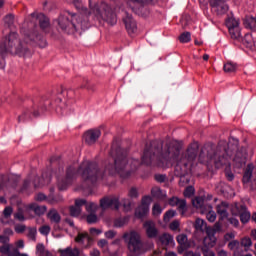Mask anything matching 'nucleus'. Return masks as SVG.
I'll use <instances>...</instances> for the list:
<instances>
[{"mask_svg": "<svg viewBox=\"0 0 256 256\" xmlns=\"http://www.w3.org/2000/svg\"><path fill=\"white\" fill-rule=\"evenodd\" d=\"M122 205H123L125 211H131V200L123 199L122 200Z\"/></svg>", "mask_w": 256, "mask_h": 256, "instance_id": "61", "label": "nucleus"}, {"mask_svg": "<svg viewBox=\"0 0 256 256\" xmlns=\"http://www.w3.org/2000/svg\"><path fill=\"white\" fill-rule=\"evenodd\" d=\"M69 185H71V182L67 181L64 178L58 182V189H59V191H65L67 189V187H69Z\"/></svg>", "mask_w": 256, "mask_h": 256, "instance_id": "44", "label": "nucleus"}, {"mask_svg": "<svg viewBox=\"0 0 256 256\" xmlns=\"http://www.w3.org/2000/svg\"><path fill=\"white\" fill-rule=\"evenodd\" d=\"M210 6L215 9L217 15H225L229 11V5L225 0H210Z\"/></svg>", "mask_w": 256, "mask_h": 256, "instance_id": "16", "label": "nucleus"}, {"mask_svg": "<svg viewBox=\"0 0 256 256\" xmlns=\"http://www.w3.org/2000/svg\"><path fill=\"white\" fill-rule=\"evenodd\" d=\"M37 19L39 21V27L42 29V31H45V29H48L50 22L47 16L45 14L40 13L37 15Z\"/></svg>", "mask_w": 256, "mask_h": 256, "instance_id": "29", "label": "nucleus"}, {"mask_svg": "<svg viewBox=\"0 0 256 256\" xmlns=\"http://www.w3.org/2000/svg\"><path fill=\"white\" fill-rule=\"evenodd\" d=\"M141 205L143 207H149V205H151V198H150V196H144L142 198Z\"/></svg>", "mask_w": 256, "mask_h": 256, "instance_id": "60", "label": "nucleus"}, {"mask_svg": "<svg viewBox=\"0 0 256 256\" xmlns=\"http://www.w3.org/2000/svg\"><path fill=\"white\" fill-rule=\"evenodd\" d=\"M127 220L125 218H119L114 221V226L116 227H124Z\"/></svg>", "mask_w": 256, "mask_h": 256, "instance_id": "58", "label": "nucleus"}, {"mask_svg": "<svg viewBox=\"0 0 256 256\" xmlns=\"http://www.w3.org/2000/svg\"><path fill=\"white\" fill-rule=\"evenodd\" d=\"M205 200L201 197H196L192 200V205L196 209H201L202 213H205V206H204Z\"/></svg>", "mask_w": 256, "mask_h": 256, "instance_id": "33", "label": "nucleus"}, {"mask_svg": "<svg viewBox=\"0 0 256 256\" xmlns=\"http://www.w3.org/2000/svg\"><path fill=\"white\" fill-rule=\"evenodd\" d=\"M80 89H87V91H91L92 93H95V91H97V85L91 82V80H89L88 78H84L80 86Z\"/></svg>", "mask_w": 256, "mask_h": 256, "instance_id": "28", "label": "nucleus"}, {"mask_svg": "<svg viewBox=\"0 0 256 256\" xmlns=\"http://www.w3.org/2000/svg\"><path fill=\"white\" fill-rule=\"evenodd\" d=\"M226 27L228 28L231 39L234 41H241V28L239 27V20L231 17L226 20Z\"/></svg>", "mask_w": 256, "mask_h": 256, "instance_id": "10", "label": "nucleus"}, {"mask_svg": "<svg viewBox=\"0 0 256 256\" xmlns=\"http://www.w3.org/2000/svg\"><path fill=\"white\" fill-rule=\"evenodd\" d=\"M180 43H189L191 41V32H183L178 37Z\"/></svg>", "mask_w": 256, "mask_h": 256, "instance_id": "41", "label": "nucleus"}, {"mask_svg": "<svg viewBox=\"0 0 256 256\" xmlns=\"http://www.w3.org/2000/svg\"><path fill=\"white\" fill-rule=\"evenodd\" d=\"M205 226H207V222H205V220L197 218L195 223H194V227L196 229V231H201L203 233V231H205Z\"/></svg>", "mask_w": 256, "mask_h": 256, "instance_id": "37", "label": "nucleus"}, {"mask_svg": "<svg viewBox=\"0 0 256 256\" xmlns=\"http://www.w3.org/2000/svg\"><path fill=\"white\" fill-rule=\"evenodd\" d=\"M51 105V102L48 100H42L40 101L38 106H33L32 110L23 112L22 115L18 116V123H25V121L31 119L30 113L33 115V117H41L45 111H47V107Z\"/></svg>", "mask_w": 256, "mask_h": 256, "instance_id": "8", "label": "nucleus"}, {"mask_svg": "<svg viewBox=\"0 0 256 256\" xmlns=\"http://www.w3.org/2000/svg\"><path fill=\"white\" fill-rule=\"evenodd\" d=\"M184 197L186 198H191L193 195H195V187L193 186H188L185 188L183 192Z\"/></svg>", "mask_w": 256, "mask_h": 256, "instance_id": "43", "label": "nucleus"}, {"mask_svg": "<svg viewBox=\"0 0 256 256\" xmlns=\"http://www.w3.org/2000/svg\"><path fill=\"white\" fill-rule=\"evenodd\" d=\"M31 211H34L35 215H38L41 217V215H45L47 212V206H39L37 204H31L30 205Z\"/></svg>", "mask_w": 256, "mask_h": 256, "instance_id": "30", "label": "nucleus"}, {"mask_svg": "<svg viewBox=\"0 0 256 256\" xmlns=\"http://www.w3.org/2000/svg\"><path fill=\"white\" fill-rule=\"evenodd\" d=\"M82 209L78 206L72 205L69 207V212L71 217H79L81 215Z\"/></svg>", "mask_w": 256, "mask_h": 256, "instance_id": "42", "label": "nucleus"}, {"mask_svg": "<svg viewBox=\"0 0 256 256\" xmlns=\"http://www.w3.org/2000/svg\"><path fill=\"white\" fill-rule=\"evenodd\" d=\"M9 256H29L25 253H21L19 252V249L15 248L10 254Z\"/></svg>", "mask_w": 256, "mask_h": 256, "instance_id": "64", "label": "nucleus"}, {"mask_svg": "<svg viewBox=\"0 0 256 256\" xmlns=\"http://www.w3.org/2000/svg\"><path fill=\"white\" fill-rule=\"evenodd\" d=\"M74 205L76 207H78V209H81V207H83V205H87V200L86 199H76Z\"/></svg>", "mask_w": 256, "mask_h": 256, "instance_id": "62", "label": "nucleus"}, {"mask_svg": "<svg viewBox=\"0 0 256 256\" xmlns=\"http://www.w3.org/2000/svg\"><path fill=\"white\" fill-rule=\"evenodd\" d=\"M4 23L6 27H8V29H13V27L15 26V15L7 14L4 17Z\"/></svg>", "mask_w": 256, "mask_h": 256, "instance_id": "36", "label": "nucleus"}, {"mask_svg": "<svg viewBox=\"0 0 256 256\" xmlns=\"http://www.w3.org/2000/svg\"><path fill=\"white\" fill-rule=\"evenodd\" d=\"M96 15L102 18V21L108 23V25H116L117 24V14L113 12V8L109 6V4L102 2L96 8Z\"/></svg>", "mask_w": 256, "mask_h": 256, "instance_id": "7", "label": "nucleus"}, {"mask_svg": "<svg viewBox=\"0 0 256 256\" xmlns=\"http://www.w3.org/2000/svg\"><path fill=\"white\" fill-rule=\"evenodd\" d=\"M28 237H30L32 241H37V228H29Z\"/></svg>", "mask_w": 256, "mask_h": 256, "instance_id": "52", "label": "nucleus"}, {"mask_svg": "<svg viewBox=\"0 0 256 256\" xmlns=\"http://www.w3.org/2000/svg\"><path fill=\"white\" fill-rule=\"evenodd\" d=\"M61 201H63V196H61L60 194L55 195L53 193H50L48 195V203H51L52 205L55 203H61Z\"/></svg>", "mask_w": 256, "mask_h": 256, "instance_id": "38", "label": "nucleus"}, {"mask_svg": "<svg viewBox=\"0 0 256 256\" xmlns=\"http://www.w3.org/2000/svg\"><path fill=\"white\" fill-rule=\"evenodd\" d=\"M255 169V166L253 164H248L246 169L244 170V174L242 177V183L244 185H247L248 183H251V178L253 177V170Z\"/></svg>", "mask_w": 256, "mask_h": 256, "instance_id": "21", "label": "nucleus"}, {"mask_svg": "<svg viewBox=\"0 0 256 256\" xmlns=\"http://www.w3.org/2000/svg\"><path fill=\"white\" fill-rule=\"evenodd\" d=\"M29 187H31V180L29 179L24 180L23 185L20 189V193H25V191H27Z\"/></svg>", "mask_w": 256, "mask_h": 256, "instance_id": "53", "label": "nucleus"}, {"mask_svg": "<svg viewBox=\"0 0 256 256\" xmlns=\"http://www.w3.org/2000/svg\"><path fill=\"white\" fill-rule=\"evenodd\" d=\"M158 241L162 247H167L173 243V236L169 233H163L161 236H159Z\"/></svg>", "mask_w": 256, "mask_h": 256, "instance_id": "25", "label": "nucleus"}, {"mask_svg": "<svg viewBox=\"0 0 256 256\" xmlns=\"http://www.w3.org/2000/svg\"><path fill=\"white\" fill-rule=\"evenodd\" d=\"M147 213H149V207L147 206H142L140 205L138 208H136L135 210V216L138 219H143V217H145V215H147Z\"/></svg>", "mask_w": 256, "mask_h": 256, "instance_id": "32", "label": "nucleus"}, {"mask_svg": "<svg viewBox=\"0 0 256 256\" xmlns=\"http://www.w3.org/2000/svg\"><path fill=\"white\" fill-rule=\"evenodd\" d=\"M214 245H217V237L215 235L204 238L203 247H213Z\"/></svg>", "mask_w": 256, "mask_h": 256, "instance_id": "35", "label": "nucleus"}, {"mask_svg": "<svg viewBox=\"0 0 256 256\" xmlns=\"http://www.w3.org/2000/svg\"><path fill=\"white\" fill-rule=\"evenodd\" d=\"M27 229V226H25L24 224H17L15 226V231L17 233H25V230Z\"/></svg>", "mask_w": 256, "mask_h": 256, "instance_id": "63", "label": "nucleus"}, {"mask_svg": "<svg viewBox=\"0 0 256 256\" xmlns=\"http://www.w3.org/2000/svg\"><path fill=\"white\" fill-rule=\"evenodd\" d=\"M176 241L179 244L177 248L179 255H182V253H185V251L191 247V244L187 241V234H179L176 237Z\"/></svg>", "mask_w": 256, "mask_h": 256, "instance_id": "20", "label": "nucleus"}, {"mask_svg": "<svg viewBox=\"0 0 256 256\" xmlns=\"http://www.w3.org/2000/svg\"><path fill=\"white\" fill-rule=\"evenodd\" d=\"M180 225L181 223L179 222V220H173L169 225V229H171V231H177Z\"/></svg>", "mask_w": 256, "mask_h": 256, "instance_id": "55", "label": "nucleus"}, {"mask_svg": "<svg viewBox=\"0 0 256 256\" xmlns=\"http://www.w3.org/2000/svg\"><path fill=\"white\" fill-rule=\"evenodd\" d=\"M98 220L99 218L96 216L95 213H90L86 217V221L89 225H93V223H97Z\"/></svg>", "mask_w": 256, "mask_h": 256, "instance_id": "45", "label": "nucleus"}, {"mask_svg": "<svg viewBox=\"0 0 256 256\" xmlns=\"http://www.w3.org/2000/svg\"><path fill=\"white\" fill-rule=\"evenodd\" d=\"M36 45L41 49L47 46V40L37 31L26 35L23 41L19 39L17 32H9L8 36L0 43V55L4 57L6 53H11V55L27 59L33 55V47Z\"/></svg>", "mask_w": 256, "mask_h": 256, "instance_id": "4", "label": "nucleus"}, {"mask_svg": "<svg viewBox=\"0 0 256 256\" xmlns=\"http://www.w3.org/2000/svg\"><path fill=\"white\" fill-rule=\"evenodd\" d=\"M101 137V130L99 129H90L86 131L83 135V139L87 145H95Z\"/></svg>", "mask_w": 256, "mask_h": 256, "instance_id": "13", "label": "nucleus"}, {"mask_svg": "<svg viewBox=\"0 0 256 256\" xmlns=\"http://www.w3.org/2000/svg\"><path fill=\"white\" fill-rule=\"evenodd\" d=\"M76 25L78 26L79 31H85L91 27L89 24V19L87 17H77Z\"/></svg>", "mask_w": 256, "mask_h": 256, "instance_id": "26", "label": "nucleus"}, {"mask_svg": "<svg viewBox=\"0 0 256 256\" xmlns=\"http://www.w3.org/2000/svg\"><path fill=\"white\" fill-rule=\"evenodd\" d=\"M14 219H17L18 221H25L23 210L19 209L18 212L14 214Z\"/></svg>", "mask_w": 256, "mask_h": 256, "instance_id": "57", "label": "nucleus"}, {"mask_svg": "<svg viewBox=\"0 0 256 256\" xmlns=\"http://www.w3.org/2000/svg\"><path fill=\"white\" fill-rule=\"evenodd\" d=\"M39 232L41 233V235H48L49 233H51V227L48 225L41 226L39 228Z\"/></svg>", "mask_w": 256, "mask_h": 256, "instance_id": "54", "label": "nucleus"}, {"mask_svg": "<svg viewBox=\"0 0 256 256\" xmlns=\"http://www.w3.org/2000/svg\"><path fill=\"white\" fill-rule=\"evenodd\" d=\"M122 239L127 244L129 253L134 256L145 255L153 247V243L143 242L141 234L135 230L124 233Z\"/></svg>", "mask_w": 256, "mask_h": 256, "instance_id": "5", "label": "nucleus"}, {"mask_svg": "<svg viewBox=\"0 0 256 256\" xmlns=\"http://www.w3.org/2000/svg\"><path fill=\"white\" fill-rule=\"evenodd\" d=\"M217 213L218 215H221V217H229V213H227V209L217 206Z\"/></svg>", "mask_w": 256, "mask_h": 256, "instance_id": "56", "label": "nucleus"}, {"mask_svg": "<svg viewBox=\"0 0 256 256\" xmlns=\"http://www.w3.org/2000/svg\"><path fill=\"white\" fill-rule=\"evenodd\" d=\"M224 71L225 73H235L237 71V64L227 62L224 64Z\"/></svg>", "mask_w": 256, "mask_h": 256, "instance_id": "39", "label": "nucleus"}, {"mask_svg": "<svg viewBox=\"0 0 256 256\" xmlns=\"http://www.w3.org/2000/svg\"><path fill=\"white\" fill-rule=\"evenodd\" d=\"M58 253H60V256H80L81 251L79 248H71L67 247L65 249L58 250Z\"/></svg>", "mask_w": 256, "mask_h": 256, "instance_id": "23", "label": "nucleus"}, {"mask_svg": "<svg viewBox=\"0 0 256 256\" xmlns=\"http://www.w3.org/2000/svg\"><path fill=\"white\" fill-rule=\"evenodd\" d=\"M122 21L129 35H133L137 32V22L135 21V19H133V15L129 14V12L124 13Z\"/></svg>", "mask_w": 256, "mask_h": 256, "instance_id": "12", "label": "nucleus"}, {"mask_svg": "<svg viewBox=\"0 0 256 256\" xmlns=\"http://www.w3.org/2000/svg\"><path fill=\"white\" fill-rule=\"evenodd\" d=\"M199 155V143L193 142L190 144L184 154H181V145L177 142L163 140H152L150 144H146L143 155L142 165L149 167L155 161L162 163V167L167 165L174 166V174L179 177V185L183 187L185 183V172L187 165L197 159Z\"/></svg>", "mask_w": 256, "mask_h": 256, "instance_id": "1", "label": "nucleus"}, {"mask_svg": "<svg viewBox=\"0 0 256 256\" xmlns=\"http://www.w3.org/2000/svg\"><path fill=\"white\" fill-rule=\"evenodd\" d=\"M235 151L236 154L233 159L234 165L237 169H241L247 164V150L245 148L239 150V140L235 138L229 140V142L221 140L218 142L217 146L213 143L205 144L200 151L199 157L213 161L216 169H221L223 165L229 163Z\"/></svg>", "mask_w": 256, "mask_h": 256, "instance_id": "3", "label": "nucleus"}, {"mask_svg": "<svg viewBox=\"0 0 256 256\" xmlns=\"http://www.w3.org/2000/svg\"><path fill=\"white\" fill-rule=\"evenodd\" d=\"M76 172L73 166H69L66 170L65 180L68 181V183H72L73 179H75V175H77Z\"/></svg>", "mask_w": 256, "mask_h": 256, "instance_id": "34", "label": "nucleus"}, {"mask_svg": "<svg viewBox=\"0 0 256 256\" xmlns=\"http://www.w3.org/2000/svg\"><path fill=\"white\" fill-rule=\"evenodd\" d=\"M58 27L66 33V35H81L83 32L79 30V26L77 25V14H72L70 12H66L61 14L57 19Z\"/></svg>", "mask_w": 256, "mask_h": 256, "instance_id": "6", "label": "nucleus"}, {"mask_svg": "<svg viewBox=\"0 0 256 256\" xmlns=\"http://www.w3.org/2000/svg\"><path fill=\"white\" fill-rule=\"evenodd\" d=\"M128 197H130V199H137L139 197V190H137L136 187L130 188Z\"/></svg>", "mask_w": 256, "mask_h": 256, "instance_id": "47", "label": "nucleus"}, {"mask_svg": "<svg viewBox=\"0 0 256 256\" xmlns=\"http://www.w3.org/2000/svg\"><path fill=\"white\" fill-rule=\"evenodd\" d=\"M201 251H202L204 256H215V252H213V251L209 252V247H207V246H203L201 248Z\"/></svg>", "mask_w": 256, "mask_h": 256, "instance_id": "59", "label": "nucleus"}, {"mask_svg": "<svg viewBox=\"0 0 256 256\" xmlns=\"http://www.w3.org/2000/svg\"><path fill=\"white\" fill-rule=\"evenodd\" d=\"M177 215V211L175 210H168L163 217L164 223H169L173 217Z\"/></svg>", "mask_w": 256, "mask_h": 256, "instance_id": "40", "label": "nucleus"}, {"mask_svg": "<svg viewBox=\"0 0 256 256\" xmlns=\"http://www.w3.org/2000/svg\"><path fill=\"white\" fill-rule=\"evenodd\" d=\"M168 203L171 207H177V210L182 216L187 213V200L174 196L168 200Z\"/></svg>", "mask_w": 256, "mask_h": 256, "instance_id": "14", "label": "nucleus"}, {"mask_svg": "<svg viewBox=\"0 0 256 256\" xmlns=\"http://www.w3.org/2000/svg\"><path fill=\"white\" fill-rule=\"evenodd\" d=\"M189 21H191V16L184 15L182 17L181 23H182V28L183 29H187V27L189 26Z\"/></svg>", "mask_w": 256, "mask_h": 256, "instance_id": "51", "label": "nucleus"}, {"mask_svg": "<svg viewBox=\"0 0 256 256\" xmlns=\"http://www.w3.org/2000/svg\"><path fill=\"white\" fill-rule=\"evenodd\" d=\"M243 25L246 29L256 31V18L252 16H246L243 20Z\"/></svg>", "mask_w": 256, "mask_h": 256, "instance_id": "24", "label": "nucleus"}, {"mask_svg": "<svg viewBox=\"0 0 256 256\" xmlns=\"http://www.w3.org/2000/svg\"><path fill=\"white\" fill-rule=\"evenodd\" d=\"M154 179H155V181H157V183H165V181H167V175L155 174Z\"/></svg>", "mask_w": 256, "mask_h": 256, "instance_id": "50", "label": "nucleus"}, {"mask_svg": "<svg viewBox=\"0 0 256 256\" xmlns=\"http://www.w3.org/2000/svg\"><path fill=\"white\" fill-rule=\"evenodd\" d=\"M216 191L217 193H219V195H222V197H225V199H229L233 196V188H231V186H229L225 182H220L216 186Z\"/></svg>", "mask_w": 256, "mask_h": 256, "instance_id": "18", "label": "nucleus"}, {"mask_svg": "<svg viewBox=\"0 0 256 256\" xmlns=\"http://www.w3.org/2000/svg\"><path fill=\"white\" fill-rule=\"evenodd\" d=\"M143 227L148 239H157L159 237V229H157L155 222L148 220L144 222Z\"/></svg>", "mask_w": 256, "mask_h": 256, "instance_id": "15", "label": "nucleus"}, {"mask_svg": "<svg viewBox=\"0 0 256 256\" xmlns=\"http://www.w3.org/2000/svg\"><path fill=\"white\" fill-rule=\"evenodd\" d=\"M74 241L75 243H79V245H85V241H87V244L84 246V249H89V247L93 245V237L89 236V233L87 232H78Z\"/></svg>", "mask_w": 256, "mask_h": 256, "instance_id": "17", "label": "nucleus"}, {"mask_svg": "<svg viewBox=\"0 0 256 256\" xmlns=\"http://www.w3.org/2000/svg\"><path fill=\"white\" fill-rule=\"evenodd\" d=\"M238 41H241L245 47H248V49H251L254 45L253 36H251V34H245L244 37L241 36V39Z\"/></svg>", "mask_w": 256, "mask_h": 256, "instance_id": "31", "label": "nucleus"}, {"mask_svg": "<svg viewBox=\"0 0 256 256\" xmlns=\"http://www.w3.org/2000/svg\"><path fill=\"white\" fill-rule=\"evenodd\" d=\"M120 205H121V202L119 201V197H117V196H112V197L105 196L102 199H100V208L103 211H105L113 206L116 211H119Z\"/></svg>", "mask_w": 256, "mask_h": 256, "instance_id": "11", "label": "nucleus"}, {"mask_svg": "<svg viewBox=\"0 0 256 256\" xmlns=\"http://www.w3.org/2000/svg\"><path fill=\"white\" fill-rule=\"evenodd\" d=\"M110 157L112 162L109 161L105 169L99 166L97 161L84 160L78 167V173L82 177V181L89 185H95L99 180L105 179L108 175H120L122 179H129L133 170H125L127 167V150L119 146V141L114 139L112 142Z\"/></svg>", "mask_w": 256, "mask_h": 256, "instance_id": "2", "label": "nucleus"}, {"mask_svg": "<svg viewBox=\"0 0 256 256\" xmlns=\"http://www.w3.org/2000/svg\"><path fill=\"white\" fill-rule=\"evenodd\" d=\"M163 213V209H161V206L159 204H154L152 208V215L158 217V215H161Z\"/></svg>", "mask_w": 256, "mask_h": 256, "instance_id": "48", "label": "nucleus"}, {"mask_svg": "<svg viewBox=\"0 0 256 256\" xmlns=\"http://www.w3.org/2000/svg\"><path fill=\"white\" fill-rule=\"evenodd\" d=\"M73 93V90H67L63 88L60 89L57 99L55 100V103L57 104L56 113H58L59 115H65V109H67V104L65 102L63 103V99H65V97L67 99H71Z\"/></svg>", "mask_w": 256, "mask_h": 256, "instance_id": "9", "label": "nucleus"}, {"mask_svg": "<svg viewBox=\"0 0 256 256\" xmlns=\"http://www.w3.org/2000/svg\"><path fill=\"white\" fill-rule=\"evenodd\" d=\"M241 245L242 247L249 248L251 245H253V241H251V238L249 237H244L241 239Z\"/></svg>", "mask_w": 256, "mask_h": 256, "instance_id": "49", "label": "nucleus"}, {"mask_svg": "<svg viewBox=\"0 0 256 256\" xmlns=\"http://www.w3.org/2000/svg\"><path fill=\"white\" fill-rule=\"evenodd\" d=\"M236 209L238 213H233V215H236V216L238 215L243 225H245L246 223H249L251 219V213L247 211V206L246 205H240V207L236 206Z\"/></svg>", "mask_w": 256, "mask_h": 256, "instance_id": "19", "label": "nucleus"}, {"mask_svg": "<svg viewBox=\"0 0 256 256\" xmlns=\"http://www.w3.org/2000/svg\"><path fill=\"white\" fill-rule=\"evenodd\" d=\"M131 3H137L140 5V7L136 10V14L140 15L141 17H147L149 15V10L144 7L143 5L145 4V1L147 0H130Z\"/></svg>", "mask_w": 256, "mask_h": 256, "instance_id": "22", "label": "nucleus"}, {"mask_svg": "<svg viewBox=\"0 0 256 256\" xmlns=\"http://www.w3.org/2000/svg\"><path fill=\"white\" fill-rule=\"evenodd\" d=\"M0 253H2V255H8L11 252V244H3L2 246H0Z\"/></svg>", "mask_w": 256, "mask_h": 256, "instance_id": "46", "label": "nucleus"}, {"mask_svg": "<svg viewBox=\"0 0 256 256\" xmlns=\"http://www.w3.org/2000/svg\"><path fill=\"white\" fill-rule=\"evenodd\" d=\"M47 217L51 221V223H56V225H59V223H61V214H59L56 209H51L48 212Z\"/></svg>", "mask_w": 256, "mask_h": 256, "instance_id": "27", "label": "nucleus"}]
</instances>
